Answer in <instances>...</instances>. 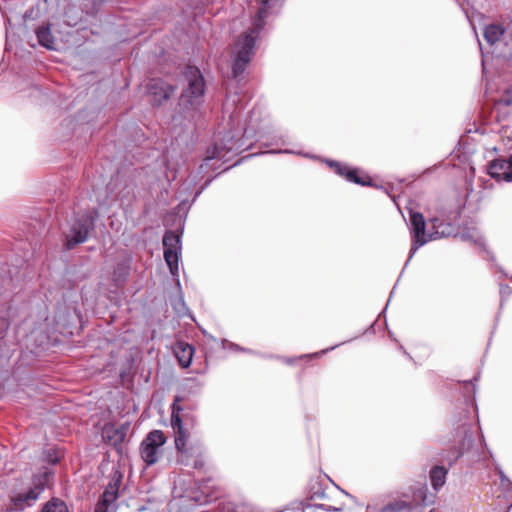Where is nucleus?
Listing matches in <instances>:
<instances>
[{"mask_svg": "<svg viewBox=\"0 0 512 512\" xmlns=\"http://www.w3.org/2000/svg\"><path fill=\"white\" fill-rule=\"evenodd\" d=\"M215 157H220V152H217V154L212 155V158H215Z\"/></svg>", "mask_w": 512, "mask_h": 512, "instance_id": "7c9ffc66", "label": "nucleus"}, {"mask_svg": "<svg viewBox=\"0 0 512 512\" xmlns=\"http://www.w3.org/2000/svg\"><path fill=\"white\" fill-rule=\"evenodd\" d=\"M498 474L501 480V484L509 489V487L512 488V482L506 477V475L503 473V471L500 468H497Z\"/></svg>", "mask_w": 512, "mask_h": 512, "instance_id": "4be33fe9", "label": "nucleus"}, {"mask_svg": "<svg viewBox=\"0 0 512 512\" xmlns=\"http://www.w3.org/2000/svg\"><path fill=\"white\" fill-rule=\"evenodd\" d=\"M41 512H68V508L63 501L52 499L43 506Z\"/></svg>", "mask_w": 512, "mask_h": 512, "instance_id": "aec40b11", "label": "nucleus"}, {"mask_svg": "<svg viewBox=\"0 0 512 512\" xmlns=\"http://www.w3.org/2000/svg\"><path fill=\"white\" fill-rule=\"evenodd\" d=\"M169 97V94H167L164 90V87L162 86V99H167Z\"/></svg>", "mask_w": 512, "mask_h": 512, "instance_id": "bb28decb", "label": "nucleus"}, {"mask_svg": "<svg viewBox=\"0 0 512 512\" xmlns=\"http://www.w3.org/2000/svg\"><path fill=\"white\" fill-rule=\"evenodd\" d=\"M178 401L179 398L177 397L172 405L171 426L173 430L177 433V436L175 437V445L179 452H181L180 462L184 465H189L187 459L188 457L182 451L183 447L185 446V433L183 431L181 418L182 408L179 406Z\"/></svg>", "mask_w": 512, "mask_h": 512, "instance_id": "0eeeda50", "label": "nucleus"}, {"mask_svg": "<svg viewBox=\"0 0 512 512\" xmlns=\"http://www.w3.org/2000/svg\"><path fill=\"white\" fill-rule=\"evenodd\" d=\"M220 512H260L256 507L247 503H226L220 507Z\"/></svg>", "mask_w": 512, "mask_h": 512, "instance_id": "a211bd4d", "label": "nucleus"}, {"mask_svg": "<svg viewBox=\"0 0 512 512\" xmlns=\"http://www.w3.org/2000/svg\"><path fill=\"white\" fill-rule=\"evenodd\" d=\"M185 220V207L183 204H179L171 214L165 217L163 222L166 227L165 234L162 237V246L165 248L163 257L171 275L174 277V285L170 291H167V294L169 302L178 317H184L189 314L178 278L179 260L182 251L181 238Z\"/></svg>", "mask_w": 512, "mask_h": 512, "instance_id": "f257e3e1", "label": "nucleus"}, {"mask_svg": "<svg viewBox=\"0 0 512 512\" xmlns=\"http://www.w3.org/2000/svg\"><path fill=\"white\" fill-rule=\"evenodd\" d=\"M92 228V220L88 217L78 219L71 227L70 234L66 236L65 246L68 250L74 248L75 245L83 243L87 240L88 233Z\"/></svg>", "mask_w": 512, "mask_h": 512, "instance_id": "1a4fd4ad", "label": "nucleus"}, {"mask_svg": "<svg viewBox=\"0 0 512 512\" xmlns=\"http://www.w3.org/2000/svg\"><path fill=\"white\" fill-rule=\"evenodd\" d=\"M487 43L499 50L504 58L512 57V21L491 23L484 29Z\"/></svg>", "mask_w": 512, "mask_h": 512, "instance_id": "7ed1b4c3", "label": "nucleus"}, {"mask_svg": "<svg viewBox=\"0 0 512 512\" xmlns=\"http://www.w3.org/2000/svg\"><path fill=\"white\" fill-rule=\"evenodd\" d=\"M327 510H328V511H330V510H333V511H339L340 509L329 506V507L327 508Z\"/></svg>", "mask_w": 512, "mask_h": 512, "instance_id": "cd10ccee", "label": "nucleus"}, {"mask_svg": "<svg viewBox=\"0 0 512 512\" xmlns=\"http://www.w3.org/2000/svg\"><path fill=\"white\" fill-rule=\"evenodd\" d=\"M172 352L182 368L190 366L194 354V348L184 341H176L172 345Z\"/></svg>", "mask_w": 512, "mask_h": 512, "instance_id": "ddd939ff", "label": "nucleus"}, {"mask_svg": "<svg viewBox=\"0 0 512 512\" xmlns=\"http://www.w3.org/2000/svg\"><path fill=\"white\" fill-rule=\"evenodd\" d=\"M448 470L441 465H436L430 470V481L433 489L438 491L446 482Z\"/></svg>", "mask_w": 512, "mask_h": 512, "instance_id": "2eb2a0df", "label": "nucleus"}, {"mask_svg": "<svg viewBox=\"0 0 512 512\" xmlns=\"http://www.w3.org/2000/svg\"><path fill=\"white\" fill-rule=\"evenodd\" d=\"M186 86L179 98V107L183 112V118L193 123L199 116V110L204 102L205 80L196 66L187 65L183 72Z\"/></svg>", "mask_w": 512, "mask_h": 512, "instance_id": "f03ea898", "label": "nucleus"}, {"mask_svg": "<svg viewBox=\"0 0 512 512\" xmlns=\"http://www.w3.org/2000/svg\"><path fill=\"white\" fill-rule=\"evenodd\" d=\"M426 492H427V488L426 487H422L417 492L414 493L415 497H421L422 498V503L424 505L426 504V498H427Z\"/></svg>", "mask_w": 512, "mask_h": 512, "instance_id": "b1692460", "label": "nucleus"}, {"mask_svg": "<svg viewBox=\"0 0 512 512\" xmlns=\"http://www.w3.org/2000/svg\"><path fill=\"white\" fill-rule=\"evenodd\" d=\"M328 165L334 169V171L340 175L345 177L348 181L366 186L370 185V179L367 175L359 176V170L350 169L346 165H342L336 161H328Z\"/></svg>", "mask_w": 512, "mask_h": 512, "instance_id": "f8f14e48", "label": "nucleus"}, {"mask_svg": "<svg viewBox=\"0 0 512 512\" xmlns=\"http://www.w3.org/2000/svg\"><path fill=\"white\" fill-rule=\"evenodd\" d=\"M179 121V116H174L173 117V122H178Z\"/></svg>", "mask_w": 512, "mask_h": 512, "instance_id": "c756f323", "label": "nucleus"}, {"mask_svg": "<svg viewBox=\"0 0 512 512\" xmlns=\"http://www.w3.org/2000/svg\"><path fill=\"white\" fill-rule=\"evenodd\" d=\"M487 173L496 181H512V154L508 158H497L489 162Z\"/></svg>", "mask_w": 512, "mask_h": 512, "instance_id": "9d476101", "label": "nucleus"}, {"mask_svg": "<svg viewBox=\"0 0 512 512\" xmlns=\"http://www.w3.org/2000/svg\"><path fill=\"white\" fill-rule=\"evenodd\" d=\"M203 465H204V463H203V461H202V460H200V459H195V460H194L193 467H194L195 469H200V468H202V467H203Z\"/></svg>", "mask_w": 512, "mask_h": 512, "instance_id": "a878e982", "label": "nucleus"}, {"mask_svg": "<svg viewBox=\"0 0 512 512\" xmlns=\"http://www.w3.org/2000/svg\"><path fill=\"white\" fill-rule=\"evenodd\" d=\"M411 258L409 257L407 261H409ZM405 265H408V262H405Z\"/></svg>", "mask_w": 512, "mask_h": 512, "instance_id": "473e14b6", "label": "nucleus"}, {"mask_svg": "<svg viewBox=\"0 0 512 512\" xmlns=\"http://www.w3.org/2000/svg\"><path fill=\"white\" fill-rule=\"evenodd\" d=\"M512 87L506 91V93L501 97V102H503L505 105H511L512 104Z\"/></svg>", "mask_w": 512, "mask_h": 512, "instance_id": "5701e85b", "label": "nucleus"}, {"mask_svg": "<svg viewBox=\"0 0 512 512\" xmlns=\"http://www.w3.org/2000/svg\"><path fill=\"white\" fill-rule=\"evenodd\" d=\"M463 432L465 433V440L467 439V429L465 427V425L463 426Z\"/></svg>", "mask_w": 512, "mask_h": 512, "instance_id": "c85d7f7f", "label": "nucleus"}, {"mask_svg": "<svg viewBox=\"0 0 512 512\" xmlns=\"http://www.w3.org/2000/svg\"><path fill=\"white\" fill-rule=\"evenodd\" d=\"M430 512H436V510L432 509Z\"/></svg>", "mask_w": 512, "mask_h": 512, "instance_id": "72a5a7b5", "label": "nucleus"}, {"mask_svg": "<svg viewBox=\"0 0 512 512\" xmlns=\"http://www.w3.org/2000/svg\"><path fill=\"white\" fill-rule=\"evenodd\" d=\"M44 490V483H35L32 488L26 492L18 493L12 498L13 505L16 509H24L25 507L32 506L39 498Z\"/></svg>", "mask_w": 512, "mask_h": 512, "instance_id": "9b49d317", "label": "nucleus"}, {"mask_svg": "<svg viewBox=\"0 0 512 512\" xmlns=\"http://www.w3.org/2000/svg\"><path fill=\"white\" fill-rule=\"evenodd\" d=\"M463 452L462 447L453 446L447 453L442 455V462L452 466L463 455Z\"/></svg>", "mask_w": 512, "mask_h": 512, "instance_id": "6ab92c4d", "label": "nucleus"}, {"mask_svg": "<svg viewBox=\"0 0 512 512\" xmlns=\"http://www.w3.org/2000/svg\"><path fill=\"white\" fill-rule=\"evenodd\" d=\"M121 475L112 479L100 497L94 512H116Z\"/></svg>", "mask_w": 512, "mask_h": 512, "instance_id": "423d86ee", "label": "nucleus"}, {"mask_svg": "<svg viewBox=\"0 0 512 512\" xmlns=\"http://www.w3.org/2000/svg\"><path fill=\"white\" fill-rule=\"evenodd\" d=\"M36 35L39 43L47 48L54 49V37L52 36L49 26H42L36 30Z\"/></svg>", "mask_w": 512, "mask_h": 512, "instance_id": "f3484780", "label": "nucleus"}, {"mask_svg": "<svg viewBox=\"0 0 512 512\" xmlns=\"http://www.w3.org/2000/svg\"><path fill=\"white\" fill-rule=\"evenodd\" d=\"M159 448L160 430H153L142 441L140 447L141 458L147 465L155 464L158 461Z\"/></svg>", "mask_w": 512, "mask_h": 512, "instance_id": "6e6552de", "label": "nucleus"}, {"mask_svg": "<svg viewBox=\"0 0 512 512\" xmlns=\"http://www.w3.org/2000/svg\"><path fill=\"white\" fill-rule=\"evenodd\" d=\"M165 442H166V438L162 436V440H161L162 445H164Z\"/></svg>", "mask_w": 512, "mask_h": 512, "instance_id": "2f4dec72", "label": "nucleus"}, {"mask_svg": "<svg viewBox=\"0 0 512 512\" xmlns=\"http://www.w3.org/2000/svg\"><path fill=\"white\" fill-rule=\"evenodd\" d=\"M464 240H469V241H472L474 242L475 244H479L481 245L483 242H482V237L480 236V234L475 230V231H472V232H464L462 233V236H461Z\"/></svg>", "mask_w": 512, "mask_h": 512, "instance_id": "412c9836", "label": "nucleus"}, {"mask_svg": "<svg viewBox=\"0 0 512 512\" xmlns=\"http://www.w3.org/2000/svg\"><path fill=\"white\" fill-rule=\"evenodd\" d=\"M125 437V428L116 427L114 424H105L102 429L103 440L113 446L121 444Z\"/></svg>", "mask_w": 512, "mask_h": 512, "instance_id": "4468645a", "label": "nucleus"}, {"mask_svg": "<svg viewBox=\"0 0 512 512\" xmlns=\"http://www.w3.org/2000/svg\"><path fill=\"white\" fill-rule=\"evenodd\" d=\"M425 219L419 212L410 211V231L412 234V246L410 249V258L413 257L415 252L430 240H434L444 235V231L438 230L431 233L425 232Z\"/></svg>", "mask_w": 512, "mask_h": 512, "instance_id": "39448f33", "label": "nucleus"}, {"mask_svg": "<svg viewBox=\"0 0 512 512\" xmlns=\"http://www.w3.org/2000/svg\"><path fill=\"white\" fill-rule=\"evenodd\" d=\"M186 479L178 477L175 481L174 494L180 498L189 499L194 501L196 505H205L219 497L217 491H212L208 482L203 483L197 487V490L185 488Z\"/></svg>", "mask_w": 512, "mask_h": 512, "instance_id": "20e7f679", "label": "nucleus"}, {"mask_svg": "<svg viewBox=\"0 0 512 512\" xmlns=\"http://www.w3.org/2000/svg\"><path fill=\"white\" fill-rule=\"evenodd\" d=\"M412 504L404 500H394L379 509H374L373 512H411Z\"/></svg>", "mask_w": 512, "mask_h": 512, "instance_id": "dca6fc26", "label": "nucleus"}, {"mask_svg": "<svg viewBox=\"0 0 512 512\" xmlns=\"http://www.w3.org/2000/svg\"><path fill=\"white\" fill-rule=\"evenodd\" d=\"M165 177L168 181L176 179V170L172 169L166 172Z\"/></svg>", "mask_w": 512, "mask_h": 512, "instance_id": "393cba45", "label": "nucleus"}]
</instances>
